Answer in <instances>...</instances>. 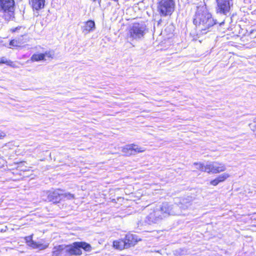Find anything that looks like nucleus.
<instances>
[{
  "mask_svg": "<svg viewBox=\"0 0 256 256\" xmlns=\"http://www.w3.org/2000/svg\"><path fill=\"white\" fill-rule=\"evenodd\" d=\"M193 23L202 34L206 33L207 30L216 24L214 20L208 12L204 4L201 3L196 6L193 18Z\"/></svg>",
  "mask_w": 256,
  "mask_h": 256,
  "instance_id": "1",
  "label": "nucleus"
},
{
  "mask_svg": "<svg viewBox=\"0 0 256 256\" xmlns=\"http://www.w3.org/2000/svg\"><path fill=\"white\" fill-rule=\"evenodd\" d=\"M148 29L144 23H134L130 26L127 33L128 39L130 41L140 40L144 38Z\"/></svg>",
  "mask_w": 256,
  "mask_h": 256,
  "instance_id": "2",
  "label": "nucleus"
},
{
  "mask_svg": "<svg viewBox=\"0 0 256 256\" xmlns=\"http://www.w3.org/2000/svg\"><path fill=\"white\" fill-rule=\"evenodd\" d=\"M191 205L190 201H188L186 199H182L180 204H175L172 206L170 205L168 202L162 203L161 206L159 207L160 210L163 212L162 214L165 217L172 215H179L180 212L178 210L180 208L186 209L188 208Z\"/></svg>",
  "mask_w": 256,
  "mask_h": 256,
  "instance_id": "3",
  "label": "nucleus"
},
{
  "mask_svg": "<svg viewBox=\"0 0 256 256\" xmlns=\"http://www.w3.org/2000/svg\"><path fill=\"white\" fill-rule=\"evenodd\" d=\"M15 2L14 0H0V16L5 20L14 18Z\"/></svg>",
  "mask_w": 256,
  "mask_h": 256,
  "instance_id": "4",
  "label": "nucleus"
},
{
  "mask_svg": "<svg viewBox=\"0 0 256 256\" xmlns=\"http://www.w3.org/2000/svg\"><path fill=\"white\" fill-rule=\"evenodd\" d=\"M81 248L85 251L90 252L92 247L89 244L86 242H74L72 244L66 246V256L81 255L82 254Z\"/></svg>",
  "mask_w": 256,
  "mask_h": 256,
  "instance_id": "5",
  "label": "nucleus"
},
{
  "mask_svg": "<svg viewBox=\"0 0 256 256\" xmlns=\"http://www.w3.org/2000/svg\"><path fill=\"white\" fill-rule=\"evenodd\" d=\"M174 6L175 3L173 0H161L158 3V8L162 15L166 16L172 13Z\"/></svg>",
  "mask_w": 256,
  "mask_h": 256,
  "instance_id": "6",
  "label": "nucleus"
},
{
  "mask_svg": "<svg viewBox=\"0 0 256 256\" xmlns=\"http://www.w3.org/2000/svg\"><path fill=\"white\" fill-rule=\"evenodd\" d=\"M217 13L226 15L233 5V0H216Z\"/></svg>",
  "mask_w": 256,
  "mask_h": 256,
  "instance_id": "7",
  "label": "nucleus"
},
{
  "mask_svg": "<svg viewBox=\"0 0 256 256\" xmlns=\"http://www.w3.org/2000/svg\"><path fill=\"white\" fill-rule=\"evenodd\" d=\"M144 150L142 148H138L134 144L127 145L122 148V152L126 156L135 155L138 153L143 152Z\"/></svg>",
  "mask_w": 256,
  "mask_h": 256,
  "instance_id": "8",
  "label": "nucleus"
},
{
  "mask_svg": "<svg viewBox=\"0 0 256 256\" xmlns=\"http://www.w3.org/2000/svg\"><path fill=\"white\" fill-rule=\"evenodd\" d=\"M162 214L163 212H162L160 208H156L152 212L149 214L148 217L150 222L156 223L163 218H165Z\"/></svg>",
  "mask_w": 256,
  "mask_h": 256,
  "instance_id": "9",
  "label": "nucleus"
},
{
  "mask_svg": "<svg viewBox=\"0 0 256 256\" xmlns=\"http://www.w3.org/2000/svg\"><path fill=\"white\" fill-rule=\"evenodd\" d=\"M62 191L60 190H56L50 192L48 195V200L54 203L58 202L62 199Z\"/></svg>",
  "mask_w": 256,
  "mask_h": 256,
  "instance_id": "10",
  "label": "nucleus"
},
{
  "mask_svg": "<svg viewBox=\"0 0 256 256\" xmlns=\"http://www.w3.org/2000/svg\"><path fill=\"white\" fill-rule=\"evenodd\" d=\"M66 246L62 244L54 246L52 254L53 256H66Z\"/></svg>",
  "mask_w": 256,
  "mask_h": 256,
  "instance_id": "11",
  "label": "nucleus"
},
{
  "mask_svg": "<svg viewBox=\"0 0 256 256\" xmlns=\"http://www.w3.org/2000/svg\"><path fill=\"white\" fill-rule=\"evenodd\" d=\"M127 244H128V248L134 246L138 242L137 236L132 234H128L124 238Z\"/></svg>",
  "mask_w": 256,
  "mask_h": 256,
  "instance_id": "12",
  "label": "nucleus"
},
{
  "mask_svg": "<svg viewBox=\"0 0 256 256\" xmlns=\"http://www.w3.org/2000/svg\"><path fill=\"white\" fill-rule=\"evenodd\" d=\"M212 174H217L224 171L226 167L224 164L216 162H212Z\"/></svg>",
  "mask_w": 256,
  "mask_h": 256,
  "instance_id": "13",
  "label": "nucleus"
},
{
  "mask_svg": "<svg viewBox=\"0 0 256 256\" xmlns=\"http://www.w3.org/2000/svg\"><path fill=\"white\" fill-rule=\"evenodd\" d=\"M30 4L34 10H39L44 7L45 0H31Z\"/></svg>",
  "mask_w": 256,
  "mask_h": 256,
  "instance_id": "14",
  "label": "nucleus"
},
{
  "mask_svg": "<svg viewBox=\"0 0 256 256\" xmlns=\"http://www.w3.org/2000/svg\"><path fill=\"white\" fill-rule=\"evenodd\" d=\"M95 29V22L92 20L87 21L82 28V32L86 34L92 32Z\"/></svg>",
  "mask_w": 256,
  "mask_h": 256,
  "instance_id": "15",
  "label": "nucleus"
},
{
  "mask_svg": "<svg viewBox=\"0 0 256 256\" xmlns=\"http://www.w3.org/2000/svg\"><path fill=\"white\" fill-rule=\"evenodd\" d=\"M114 247L116 249L122 250L128 248V244H126L124 239H120L113 242Z\"/></svg>",
  "mask_w": 256,
  "mask_h": 256,
  "instance_id": "16",
  "label": "nucleus"
},
{
  "mask_svg": "<svg viewBox=\"0 0 256 256\" xmlns=\"http://www.w3.org/2000/svg\"><path fill=\"white\" fill-rule=\"evenodd\" d=\"M48 244H43L39 242H36L34 240H30L29 246L33 248H38L40 250H43L48 247Z\"/></svg>",
  "mask_w": 256,
  "mask_h": 256,
  "instance_id": "17",
  "label": "nucleus"
},
{
  "mask_svg": "<svg viewBox=\"0 0 256 256\" xmlns=\"http://www.w3.org/2000/svg\"><path fill=\"white\" fill-rule=\"evenodd\" d=\"M30 60L32 62H38L44 60V56L42 54H34Z\"/></svg>",
  "mask_w": 256,
  "mask_h": 256,
  "instance_id": "18",
  "label": "nucleus"
},
{
  "mask_svg": "<svg viewBox=\"0 0 256 256\" xmlns=\"http://www.w3.org/2000/svg\"><path fill=\"white\" fill-rule=\"evenodd\" d=\"M229 177V174L226 173H224L216 178L220 182H222L228 178Z\"/></svg>",
  "mask_w": 256,
  "mask_h": 256,
  "instance_id": "19",
  "label": "nucleus"
},
{
  "mask_svg": "<svg viewBox=\"0 0 256 256\" xmlns=\"http://www.w3.org/2000/svg\"><path fill=\"white\" fill-rule=\"evenodd\" d=\"M204 172H207L208 173H212V166L211 162H210L208 164H206V166H204Z\"/></svg>",
  "mask_w": 256,
  "mask_h": 256,
  "instance_id": "20",
  "label": "nucleus"
},
{
  "mask_svg": "<svg viewBox=\"0 0 256 256\" xmlns=\"http://www.w3.org/2000/svg\"><path fill=\"white\" fill-rule=\"evenodd\" d=\"M12 63V62L10 60H7V58L6 57H2L0 58V64H4L10 66Z\"/></svg>",
  "mask_w": 256,
  "mask_h": 256,
  "instance_id": "21",
  "label": "nucleus"
},
{
  "mask_svg": "<svg viewBox=\"0 0 256 256\" xmlns=\"http://www.w3.org/2000/svg\"><path fill=\"white\" fill-rule=\"evenodd\" d=\"M10 45L13 46H20V42L16 40H11L10 42Z\"/></svg>",
  "mask_w": 256,
  "mask_h": 256,
  "instance_id": "22",
  "label": "nucleus"
},
{
  "mask_svg": "<svg viewBox=\"0 0 256 256\" xmlns=\"http://www.w3.org/2000/svg\"><path fill=\"white\" fill-rule=\"evenodd\" d=\"M62 199L66 198L68 200H70V199H72L74 198V194H70V193H65V194L62 193Z\"/></svg>",
  "mask_w": 256,
  "mask_h": 256,
  "instance_id": "23",
  "label": "nucleus"
},
{
  "mask_svg": "<svg viewBox=\"0 0 256 256\" xmlns=\"http://www.w3.org/2000/svg\"><path fill=\"white\" fill-rule=\"evenodd\" d=\"M44 56V58L46 57H48L49 58H52L54 56V52H53L49 51L46 52L44 54H42Z\"/></svg>",
  "mask_w": 256,
  "mask_h": 256,
  "instance_id": "24",
  "label": "nucleus"
},
{
  "mask_svg": "<svg viewBox=\"0 0 256 256\" xmlns=\"http://www.w3.org/2000/svg\"><path fill=\"white\" fill-rule=\"evenodd\" d=\"M194 164H196L197 166V169L200 170L202 172H204V164L201 163H194Z\"/></svg>",
  "mask_w": 256,
  "mask_h": 256,
  "instance_id": "25",
  "label": "nucleus"
},
{
  "mask_svg": "<svg viewBox=\"0 0 256 256\" xmlns=\"http://www.w3.org/2000/svg\"><path fill=\"white\" fill-rule=\"evenodd\" d=\"M210 183L212 185L216 186L218 185L220 183V182H218V180L216 178L214 180H212L210 182Z\"/></svg>",
  "mask_w": 256,
  "mask_h": 256,
  "instance_id": "26",
  "label": "nucleus"
},
{
  "mask_svg": "<svg viewBox=\"0 0 256 256\" xmlns=\"http://www.w3.org/2000/svg\"><path fill=\"white\" fill-rule=\"evenodd\" d=\"M6 136V134L5 132L0 131V140L2 139Z\"/></svg>",
  "mask_w": 256,
  "mask_h": 256,
  "instance_id": "27",
  "label": "nucleus"
},
{
  "mask_svg": "<svg viewBox=\"0 0 256 256\" xmlns=\"http://www.w3.org/2000/svg\"><path fill=\"white\" fill-rule=\"evenodd\" d=\"M26 242L28 243V246H29V244H30V240H32V238L31 236L26 237Z\"/></svg>",
  "mask_w": 256,
  "mask_h": 256,
  "instance_id": "28",
  "label": "nucleus"
},
{
  "mask_svg": "<svg viewBox=\"0 0 256 256\" xmlns=\"http://www.w3.org/2000/svg\"><path fill=\"white\" fill-rule=\"evenodd\" d=\"M20 28V27H16L14 28H13L12 30V32H16L18 30H19Z\"/></svg>",
  "mask_w": 256,
  "mask_h": 256,
  "instance_id": "29",
  "label": "nucleus"
},
{
  "mask_svg": "<svg viewBox=\"0 0 256 256\" xmlns=\"http://www.w3.org/2000/svg\"><path fill=\"white\" fill-rule=\"evenodd\" d=\"M93 2L98 1L100 6L101 0H92Z\"/></svg>",
  "mask_w": 256,
  "mask_h": 256,
  "instance_id": "30",
  "label": "nucleus"
}]
</instances>
